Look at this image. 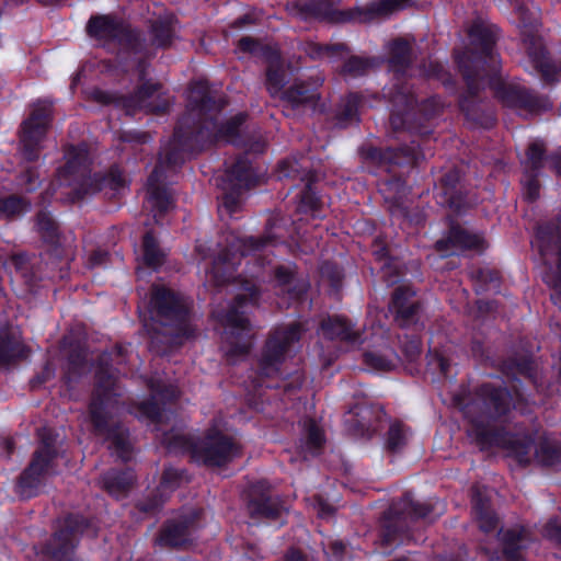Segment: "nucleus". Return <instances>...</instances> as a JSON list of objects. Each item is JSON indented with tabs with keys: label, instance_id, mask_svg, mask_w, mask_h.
Masks as SVG:
<instances>
[{
	"label": "nucleus",
	"instance_id": "nucleus-52",
	"mask_svg": "<svg viewBox=\"0 0 561 561\" xmlns=\"http://www.w3.org/2000/svg\"><path fill=\"white\" fill-rule=\"evenodd\" d=\"M94 389L114 392L115 377L112 373L111 357L102 354L96 359V368L94 373Z\"/></svg>",
	"mask_w": 561,
	"mask_h": 561
},
{
	"label": "nucleus",
	"instance_id": "nucleus-43",
	"mask_svg": "<svg viewBox=\"0 0 561 561\" xmlns=\"http://www.w3.org/2000/svg\"><path fill=\"white\" fill-rule=\"evenodd\" d=\"M471 502L479 528L485 534L494 531L497 527L499 518L491 507L490 500L480 492H474Z\"/></svg>",
	"mask_w": 561,
	"mask_h": 561
},
{
	"label": "nucleus",
	"instance_id": "nucleus-59",
	"mask_svg": "<svg viewBox=\"0 0 561 561\" xmlns=\"http://www.w3.org/2000/svg\"><path fill=\"white\" fill-rule=\"evenodd\" d=\"M31 207L27 198L12 194L0 198V214L12 218L26 213Z\"/></svg>",
	"mask_w": 561,
	"mask_h": 561
},
{
	"label": "nucleus",
	"instance_id": "nucleus-13",
	"mask_svg": "<svg viewBox=\"0 0 561 561\" xmlns=\"http://www.w3.org/2000/svg\"><path fill=\"white\" fill-rule=\"evenodd\" d=\"M466 91L458 98V106L466 121L474 128L491 129L497 122L496 112L491 101L481 96L488 84L486 77L461 75Z\"/></svg>",
	"mask_w": 561,
	"mask_h": 561
},
{
	"label": "nucleus",
	"instance_id": "nucleus-40",
	"mask_svg": "<svg viewBox=\"0 0 561 561\" xmlns=\"http://www.w3.org/2000/svg\"><path fill=\"white\" fill-rule=\"evenodd\" d=\"M124 51L133 55H141L146 51V38L141 30L123 22L114 42Z\"/></svg>",
	"mask_w": 561,
	"mask_h": 561
},
{
	"label": "nucleus",
	"instance_id": "nucleus-35",
	"mask_svg": "<svg viewBox=\"0 0 561 561\" xmlns=\"http://www.w3.org/2000/svg\"><path fill=\"white\" fill-rule=\"evenodd\" d=\"M110 442V448L124 462L131 459L133 448L129 443V432L121 423H107L106 428L94 431Z\"/></svg>",
	"mask_w": 561,
	"mask_h": 561
},
{
	"label": "nucleus",
	"instance_id": "nucleus-49",
	"mask_svg": "<svg viewBox=\"0 0 561 561\" xmlns=\"http://www.w3.org/2000/svg\"><path fill=\"white\" fill-rule=\"evenodd\" d=\"M36 228L43 241L50 245L60 243V231L58 224L49 211L39 210L36 215Z\"/></svg>",
	"mask_w": 561,
	"mask_h": 561
},
{
	"label": "nucleus",
	"instance_id": "nucleus-18",
	"mask_svg": "<svg viewBox=\"0 0 561 561\" xmlns=\"http://www.w3.org/2000/svg\"><path fill=\"white\" fill-rule=\"evenodd\" d=\"M357 151L363 162L385 169L388 172L394 171L397 167L413 168L417 165L420 160L425 158L420 144L415 140L396 148H380L365 142L358 147Z\"/></svg>",
	"mask_w": 561,
	"mask_h": 561
},
{
	"label": "nucleus",
	"instance_id": "nucleus-44",
	"mask_svg": "<svg viewBox=\"0 0 561 561\" xmlns=\"http://www.w3.org/2000/svg\"><path fill=\"white\" fill-rule=\"evenodd\" d=\"M316 175L309 172L306 175V184L299 193L297 209L300 214H311L313 217H320L319 211L322 208V201L314 188Z\"/></svg>",
	"mask_w": 561,
	"mask_h": 561
},
{
	"label": "nucleus",
	"instance_id": "nucleus-21",
	"mask_svg": "<svg viewBox=\"0 0 561 561\" xmlns=\"http://www.w3.org/2000/svg\"><path fill=\"white\" fill-rule=\"evenodd\" d=\"M438 203L456 214L470 207L469 192L461 181V173L454 168L444 173L435 186Z\"/></svg>",
	"mask_w": 561,
	"mask_h": 561
},
{
	"label": "nucleus",
	"instance_id": "nucleus-29",
	"mask_svg": "<svg viewBox=\"0 0 561 561\" xmlns=\"http://www.w3.org/2000/svg\"><path fill=\"white\" fill-rule=\"evenodd\" d=\"M323 77L316 75L306 80H295L291 85L282 93V100L298 108L301 105L312 103L319 99L318 89L322 85Z\"/></svg>",
	"mask_w": 561,
	"mask_h": 561
},
{
	"label": "nucleus",
	"instance_id": "nucleus-47",
	"mask_svg": "<svg viewBox=\"0 0 561 561\" xmlns=\"http://www.w3.org/2000/svg\"><path fill=\"white\" fill-rule=\"evenodd\" d=\"M534 456L540 466L561 470V444L541 440L535 448Z\"/></svg>",
	"mask_w": 561,
	"mask_h": 561
},
{
	"label": "nucleus",
	"instance_id": "nucleus-61",
	"mask_svg": "<svg viewBox=\"0 0 561 561\" xmlns=\"http://www.w3.org/2000/svg\"><path fill=\"white\" fill-rule=\"evenodd\" d=\"M87 354L81 348L71 350L67 358V378H80L87 368Z\"/></svg>",
	"mask_w": 561,
	"mask_h": 561
},
{
	"label": "nucleus",
	"instance_id": "nucleus-57",
	"mask_svg": "<svg viewBox=\"0 0 561 561\" xmlns=\"http://www.w3.org/2000/svg\"><path fill=\"white\" fill-rule=\"evenodd\" d=\"M473 277L479 287L477 288L478 294L486 290L499 291L501 287V274L496 270L480 267L474 272Z\"/></svg>",
	"mask_w": 561,
	"mask_h": 561
},
{
	"label": "nucleus",
	"instance_id": "nucleus-41",
	"mask_svg": "<svg viewBox=\"0 0 561 561\" xmlns=\"http://www.w3.org/2000/svg\"><path fill=\"white\" fill-rule=\"evenodd\" d=\"M502 553L507 561H522V550L526 548V530L520 528H510L501 530Z\"/></svg>",
	"mask_w": 561,
	"mask_h": 561
},
{
	"label": "nucleus",
	"instance_id": "nucleus-38",
	"mask_svg": "<svg viewBox=\"0 0 561 561\" xmlns=\"http://www.w3.org/2000/svg\"><path fill=\"white\" fill-rule=\"evenodd\" d=\"M413 62V49L411 44L402 38H396L389 47V68L398 75H404Z\"/></svg>",
	"mask_w": 561,
	"mask_h": 561
},
{
	"label": "nucleus",
	"instance_id": "nucleus-64",
	"mask_svg": "<svg viewBox=\"0 0 561 561\" xmlns=\"http://www.w3.org/2000/svg\"><path fill=\"white\" fill-rule=\"evenodd\" d=\"M539 172H526L524 171V179L522 184L524 187V197L527 202L534 203L539 198L540 195V182Z\"/></svg>",
	"mask_w": 561,
	"mask_h": 561
},
{
	"label": "nucleus",
	"instance_id": "nucleus-11",
	"mask_svg": "<svg viewBox=\"0 0 561 561\" xmlns=\"http://www.w3.org/2000/svg\"><path fill=\"white\" fill-rule=\"evenodd\" d=\"M390 103L392 106L390 114V124L393 129H405L409 131H417L420 134H427L425 127H414L412 121L415 115V110L428 121L436 117L442 112V103L438 96H430L417 103L416 96L412 91L404 87H396L390 95Z\"/></svg>",
	"mask_w": 561,
	"mask_h": 561
},
{
	"label": "nucleus",
	"instance_id": "nucleus-37",
	"mask_svg": "<svg viewBox=\"0 0 561 561\" xmlns=\"http://www.w3.org/2000/svg\"><path fill=\"white\" fill-rule=\"evenodd\" d=\"M113 394L114 392L112 391L93 389L88 410L94 431L105 430L107 423H111V414L107 411V407Z\"/></svg>",
	"mask_w": 561,
	"mask_h": 561
},
{
	"label": "nucleus",
	"instance_id": "nucleus-8",
	"mask_svg": "<svg viewBox=\"0 0 561 561\" xmlns=\"http://www.w3.org/2000/svg\"><path fill=\"white\" fill-rule=\"evenodd\" d=\"M486 79L497 102L519 116H538L553 108V102L548 95L520 83L507 82L499 77L497 72H493Z\"/></svg>",
	"mask_w": 561,
	"mask_h": 561
},
{
	"label": "nucleus",
	"instance_id": "nucleus-54",
	"mask_svg": "<svg viewBox=\"0 0 561 561\" xmlns=\"http://www.w3.org/2000/svg\"><path fill=\"white\" fill-rule=\"evenodd\" d=\"M373 67V58L352 55L344 61L340 72L344 77L359 78L366 76Z\"/></svg>",
	"mask_w": 561,
	"mask_h": 561
},
{
	"label": "nucleus",
	"instance_id": "nucleus-36",
	"mask_svg": "<svg viewBox=\"0 0 561 561\" xmlns=\"http://www.w3.org/2000/svg\"><path fill=\"white\" fill-rule=\"evenodd\" d=\"M320 329L323 336L331 341L339 340L355 343L360 337L359 333L354 331L352 322L339 314L323 319Z\"/></svg>",
	"mask_w": 561,
	"mask_h": 561
},
{
	"label": "nucleus",
	"instance_id": "nucleus-25",
	"mask_svg": "<svg viewBox=\"0 0 561 561\" xmlns=\"http://www.w3.org/2000/svg\"><path fill=\"white\" fill-rule=\"evenodd\" d=\"M382 410L366 402H357L348 410L345 420L347 431L360 438H371L377 432V422Z\"/></svg>",
	"mask_w": 561,
	"mask_h": 561
},
{
	"label": "nucleus",
	"instance_id": "nucleus-46",
	"mask_svg": "<svg viewBox=\"0 0 561 561\" xmlns=\"http://www.w3.org/2000/svg\"><path fill=\"white\" fill-rule=\"evenodd\" d=\"M151 45L158 49H168L172 46L175 38V27L173 19L160 18L150 25Z\"/></svg>",
	"mask_w": 561,
	"mask_h": 561
},
{
	"label": "nucleus",
	"instance_id": "nucleus-30",
	"mask_svg": "<svg viewBox=\"0 0 561 561\" xmlns=\"http://www.w3.org/2000/svg\"><path fill=\"white\" fill-rule=\"evenodd\" d=\"M65 164L59 168L61 178L80 176L84 178L90 172V153L85 142L67 145L64 150Z\"/></svg>",
	"mask_w": 561,
	"mask_h": 561
},
{
	"label": "nucleus",
	"instance_id": "nucleus-45",
	"mask_svg": "<svg viewBox=\"0 0 561 561\" xmlns=\"http://www.w3.org/2000/svg\"><path fill=\"white\" fill-rule=\"evenodd\" d=\"M28 355L25 345L9 330L0 332V365H9Z\"/></svg>",
	"mask_w": 561,
	"mask_h": 561
},
{
	"label": "nucleus",
	"instance_id": "nucleus-39",
	"mask_svg": "<svg viewBox=\"0 0 561 561\" xmlns=\"http://www.w3.org/2000/svg\"><path fill=\"white\" fill-rule=\"evenodd\" d=\"M104 490L115 499L125 497L133 488L135 476L133 470H111L102 479Z\"/></svg>",
	"mask_w": 561,
	"mask_h": 561
},
{
	"label": "nucleus",
	"instance_id": "nucleus-17",
	"mask_svg": "<svg viewBox=\"0 0 561 561\" xmlns=\"http://www.w3.org/2000/svg\"><path fill=\"white\" fill-rule=\"evenodd\" d=\"M53 103L38 101L35 103L20 131V146L23 160L36 162L43 149V141L53 122Z\"/></svg>",
	"mask_w": 561,
	"mask_h": 561
},
{
	"label": "nucleus",
	"instance_id": "nucleus-16",
	"mask_svg": "<svg viewBox=\"0 0 561 561\" xmlns=\"http://www.w3.org/2000/svg\"><path fill=\"white\" fill-rule=\"evenodd\" d=\"M302 332L301 323L293 322L268 334L257 360V373L261 377H272L279 373L287 352L299 342Z\"/></svg>",
	"mask_w": 561,
	"mask_h": 561
},
{
	"label": "nucleus",
	"instance_id": "nucleus-15",
	"mask_svg": "<svg viewBox=\"0 0 561 561\" xmlns=\"http://www.w3.org/2000/svg\"><path fill=\"white\" fill-rule=\"evenodd\" d=\"M221 206L232 216L241 207V196L244 191L255 187L260 182V172L254 167L249 152L239 154L236 161L226 170Z\"/></svg>",
	"mask_w": 561,
	"mask_h": 561
},
{
	"label": "nucleus",
	"instance_id": "nucleus-7",
	"mask_svg": "<svg viewBox=\"0 0 561 561\" xmlns=\"http://www.w3.org/2000/svg\"><path fill=\"white\" fill-rule=\"evenodd\" d=\"M432 512L433 506L431 503L415 501L412 492H404L382 514L380 528L381 545L391 547L404 543L411 537L409 522L425 518Z\"/></svg>",
	"mask_w": 561,
	"mask_h": 561
},
{
	"label": "nucleus",
	"instance_id": "nucleus-58",
	"mask_svg": "<svg viewBox=\"0 0 561 561\" xmlns=\"http://www.w3.org/2000/svg\"><path fill=\"white\" fill-rule=\"evenodd\" d=\"M397 355L394 352H390V355L378 352H366L363 355V362L366 366L374 370L379 371H391L396 368Z\"/></svg>",
	"mask_w": 561,
	"mask_h": 561
},
{
	"label": "nucleus",
	"instance_id": "nucleus-53",
	"mask_svg": "<svg viewBox=\"0 0 561 561\" xmlns=\"http://www.w3.org/2000/svg\"><path fill=\"white\" fill-rule=\"evenodd\" d=\"M545 161H549V156L546 153L545 144L542 141L530 142L526 150L524 171L540 173L545 167Z\"/></svg>",
	"mask_w": 561,
	"mask_h": 561
},
{
	"label": "nucleus",
	"instance_id": "nucleus-6",
	"mask_svg": "<svg viewBox=\"0 0 561 561\" xmlns=\"http://www.w3.org/2000/svg\"><path fill=\"white\" fill-rule=\"evenodd\" d=\"M468 35L470 47L455 56L460 75L488 77L499 72L497 54L494 51L496 36L494 31L483 23H473Z\"/></svg>",
	"mask_w": 561,
	"mask_h": 561
},
{
	"label": "nucleus",
	"instance_id": "nucleus-1",
	"mask_svg": "<svg viewBox=\"0 0 561 561\" xmlns=\"http://www.w3.org/2000/svg\"><path fill=\"white\" fill-rule=\"evenodd\" d=\"M279 241L272 234L254 237H233L232 241L219 253V260L234 266L245 260L244 274L250 279L242 283L243 293L234 296L226 310L217 312L216 319L224 328L227 343L226 357L234 360L245 357L252 347V324L250 313L259 307L261 288L257 282L264 279V271L271 260L261 254L268 245Z\"/></svg>",
	"mask_w": 561,
	"mask_h": 561
},
{
	"label": "nucleus",
	"instance_id": "nucleus-9",
	"mask_svg": "<svg viewBox=\"0 0 561 561\" xmlns=\"http://www.w3.org/2000/svg\"><path fill=\"white\" fill-rule=\"evenodd\" d=\"M514 13L518 26L525 28L523 42L530 65L545 83L557 82L561 75V60L553 58L546 48L542 38L533 33L538 26L537 14L525 4L516 5Z\"/></svg>",
	"mask_w": 561,
	"mask_h": 561
},
{
	"label": "nucleus",
	"instance_id": "nucleus-12",
	"mask_svg": "<svg viewBox=\"0 0 561 561\" xmlns=\"http://www.w3.org/2000/svg\"><path fill=\"white\" fill-rule=\"evenodd\" d=\"M91 527L92 523L88 517L68 514L42 546L39 553L48 561H73L81 536Z\"/></svg>",
	"mask_w": 561,
	"mask_h": 561
},
{
	"label": "nucleus",
	"instance_id": "nucleus-19",
	"mask_svg": "<svg viewBox=\"0 0 561 561\" xmlns=\"http://www.w3.org/2000/svg\"><path fill=\"white\" fill-rule=\"evenodd\" d=\"M240 51L262 58L266 64L265 85L271 95L283 93L286 85L284 62L278 48L263 44L252 36H242L237 44Z\"/></svg>",
	"mask_w": 561,
	"mask_h": 561
},
{
	"label": "nucleus",
	"instance_id": "nucleus-4",
	"mask_svg": "<svg viewBox=\"0 0 561 561\" xmlns=\"http://www.w3.org/2000/svg\"><path fill=\"white\" fill-rule=\"evenodd\" d=\"M148 310L152 321L171 329L173 337H196L197 330L192 323V304L182 294L163 285H153Z\"/></svg>",
	"mask_w": 561,
	"mask_h": 561
},
{
	"label": "nucleus",
	"instance_id": "nucleus-27",
	"mask_svg": "<svg viewBox=\"0 0 561 561\" xmlns=\"http://www.w3.org/2000/svg\"><path fill=\"white\" fill-rule=\"evenodd\" d=\"M180 125H181V117L179 118V121L175 125L172 144L165 149L164 153L160 154V157L157 161V164L154 165V167L161 168V176L162 178H167L165 173H164L165 169L173 170L176 168H181L185 161L186 153L201 152L205 149V148H188L185 145V141L190 137V131L194 130L193 129L194 127L190 126V128H185L183 130V135L178 137L176 131H178Z\"/></svg>",
	"mask_w": 561,
	"mask_h": 561
},
{
	"label": "nucleus",
	"instance_id": "nucleus-23",
	"mask_svg": "<svg viewBox=\"0 0 561 561\" xmlns=\"http://www.w3.org/2000/svg\"><path fill=\"white\" fill-rule=\"evenodd\" d=\"M247 508L252 518L276 520L280 517L283 505L278 496L272 494L270 483L260 480L249 488Z\"/></svg>",
	"mask_w": 561,
	"mask_h": 561
},
{
	"label": "nucleus",
	"instance_id": "nucleus-31",
	"mask_svg": "<svg viewBox=\"0 0 561 561\" xmlns=\"http://www.w3.org/2000/svg\"><path fill=\"white\" fill-rule=\"evenodd\" d=\"M165 178L161 176V168L154 167L147 180L148 202L151 205L153 217L158 221V217H163L171 207L172 199L169 191L163 186Z\"/></svg>",
	"mask_w": 561,
	"mask_h": 561
},
{
	"label": "nucleus",
	"instance_id": "nucleus-24",
	"mask_svg": "<svg viewBox=\"0 0 561 561\" xmlns=\"http://www.w3.org/2000/svg\"><path fill=\"white\" fill-rule=\"evenodd\" d=\"M389 310L399 327L410 328L421 319L422 302L415 290L410 286L400 285L392 291Z\"/></svg>",
	"mask_w": 561,
	"mask_h": 561
},
{
	"label": "nucleus",
	"instance_id": "nucleus-62",
	"mask_svg": "<svg viewBox=\"0 0 561 561\" xmlns=\"http://www.w3.org/2000/svg\"><path fill=\"white\" fill-rule=\"evenodd\" d=\"M325 443L324 433L314 420H309L306 425V446L313 453H319Z\"/></svg>",
	"mask_w": 561,
	"mask_h": 561
},
{
	"label": "nucleus",
	"instance_id": "nucleus-28",
	"mask_svg": "<svg viewBox=\"0 0 561 561\" xmlns=\"http://www.w3.org/2000/svg\"><path fill=\"white\" fill-rule=\"evenodd\" d=\"M53 466L42 460L41 453L33 454L30 463L18 479L16 488L21 496L27 499L36 496L44 476Z\"/></svg>",
	"mask_w": 561,
	"mask_h": 561
},
{
	"label": "nucleus",
	"instance_id": "nucleus-32",
	"mask_svg": "<svg viewBox=\"0 0 561 561\" xmlns=\"http://www.w3.org/2000/svg\"><path fill=\"white\" fill-rule=\"evenodd\" d=\"M276 286L286 291L290 299L300 300L307 293V284L298 277L296 263L279 264L273 270Z\"/></svg>",
	"mask_w": 561,
	"mask_h": 561
},
{
	"label": "nucleus",
	"instance_id": "nucleus-63",
	"mask_svg": "<svg viewBox=\"0 0 561 561\" xmlns=\"http://www.w3.org/2000/svg\"><path fill=\"white\" fill-rule=\"evenodd\" d=\"M401 351L408 362L417 360L422 354V339L417 334H405L401 340Z\"/></svg>",
	"mask_w": 561,
	"mask_h": 561
},
{
	"label": "nucleus",
	"instance_id": "nucleus-14",
	"mask_svg": "<svg viewBox=\"0 0 561 561\" xmlns=\"http://www.w3.org/2000/svg\"><path fill=\"white\" fill-rule=\"evenodd\" d=\"M534 244L543 261L558 255L554 273H548L543 280L552 288L551 301L561 309V211L548 220L539 221L535 227Z\"/></svg>",
	"mask_w": 561,
	"mask_h": 561
},
{
	"label": "nucleus",
	"instance_id": "nucleus-5",
	"mask_svg": "<svg viewBox=\"0 0 561 561\" xmlns=\"http://www.w3.org/2000/svg\"><path fill=\"white\" fill-rule=\"evenodd\" d=\"M455 401L466 414L471 412L474 403L480 407L481 414L470 419L469 428L473 419H480L485 424L493 426H495L494 423L506 422L512 409L520 410L524 413L523 404H528V400L524 399L520 393L517 392L516 400H514V396L507 387L492 382H484L476 388L473 402H466L461 397H456Z\"/></svg>",
	"mask_w": 561,
	"mask_h": 561
},
{
	"label": "nucleus",
	"instance_id": "nucleus-3",
	"mask_svg": "<svg viewBox=\"0 0 561 561\" xmlns=\"http://www.w3.org/2000/svg\"><path fill=\"white\" fill-rule=\"evenodd\" d=\"M170 448L190 455L191 460L208 468H221L242 456V447L233 437L217 428H209L203 437L174 435Z\"/></svg>",
	"mask_w": 561,
	"mask_h": 561
},
{
	"label": "nucleus",
	"instance_id": "nucleus-20",
	"mask_svg": "<svg viewBox=\"0 0 561 561\" xmlns=\"http://www.w3.org/2000/svg\"><path fill=\"white\" fill-rule=\"evenodd\" d=\"M434 248L443 256L465 251L482 253L486 249V241L482 233L471 232L458 222L451 221L447 232L435 242Z\"/></svg>",
	"mask_w": 561,
	"mask_h": 561
},
{
	"label": "nucleus",
	"instance_id": "nucleus-22",
	"mask_svg": "<svg viewBox=\"0 0 561 561\" xmlns=\"http://www.w3.org/2000/svg\"><path fill=\"white\" fill-rule=\"evenodd\" d=\"M293 7L298 16L305 22L340 24L350 22L355 18L352 10L336 9L333 0H299Z\"/></svg>",
	"mask_w": 561,
	"mask_h": 561
},
{
	"label": "nucleus",
	"instance_id": "nucleus-26",
	"mask_svg": "<svg viewBox=\"0 0 561 561\" xmlns=\"http://www.w3.org/2000/svg\"><path fill=\"white\" fill-rule=\"evenodd\" d=\"M197 522L195 513L180 516L178 519H168L163 523L157 543L168 548H183L192 542V529Z\"/></svg>",
	"mask_w": 561,
	"mask_h": 561
},
{
	"label": "nucleus",
	"instance_id": "nucleus-51",
	"mask_svg": "<svg viewBox=\"0 0 561 561\" xmlns=\"http://www.w3.org/2000/svg\"><path fill=\"white\" fill-rule=\"evenodd\" d=\"M160 88L161 85L159 83H151L149 81L141 83L131 94L125 95V99L122 102L123 107L126 110H137L145 107L146 102L151 99Z\"/></svg>",
	"mask_w": 561,
	"mask_h": 561
},
{
	"label": "nucleus",
	"instance_id": "nucleus-34",
	"mask_svg": "<svg viewBox=\"0 0 561 561\" xmlns=\"http://www.w3.org/2000/svg\"><path fill=\"white\" fill-rule=\"evenodd\" d=\"M123 22L113 14H93L87 23L85 32L93 39L113 43Z\"/></svg>",
	"mask_w": 561,
	"mask_h": 561
},
{
	"label": "nucleus",
	"instance_id": "nucleus-48",
	"mask_svg": "<svg viewBox=\"0 0 561 561\" xmlns=\"http://www.w3.org/2000/svg\"><path fill=\"white\" fill-rule=\"evenodd\" d=\"M411 431L402 421L392 422L386 433L385 447L391 454L401 451L408 444Z\"/></svg>",
	"mask_w": 561,
	"mask_h": 561
},
{
	"label": "nucleus",
	"instance_id": "nucleus-2",
	"mask_svg": "<svg viewBox=\"0 0 561 561\" xmlns=\"http://www.w3.org/2000/svg\"><path fill=\"white\" fill-rule=\"evenodd\" d=\"M225 106V100L217 99L211 94L207 81H195L191 87L186 110L181 116V125L176 131L178 137L183 135L185 128L195 125L185 141L188 148H208L220 139L236 144L248 115L240 112L226 122L218 123L217 116Z\"/></svg>",
	"mask_w": 561,
	"mask_h": 561
},
{
	"label": "nucleus",
	"instance_id": "nucleus-50",
	"mask_svg": "<svg viewBox=\"0 0 561 561\" xmlns=\"http://www.w3.org/2000/svg\"><path fill=\"white\" fill-rule=\"evenodd\" d=\"M344 43L320 44L316 42H305L301 44V51L311 60H321L324 57H333L343 51H348Z\"/></svg>",
	"mask_w": 561,
	"mask_h": 561
},
{
	"label": "nucleus",
	"instance_id": "nucleus-42",
	"mask_svg": "<svg viewBox=\"0 0 561 561\" xmlns=\"http://www.w3.org/2000/svg\"><path fill=\"white\" fill-rule=\"evenodd\" d=\"M363 95L358 92H350L341 100L335 113L336 125L346 128L353 123H359V107Z\"/></svg>",
	"mask_w": 561,
	"mask_h": 561
},
{
	"label": "nucleus",
	"instance_id": "nucleus-10",
	"mask_svg": "<svg viewBox=\"0 0 561 561\" xmlns=\"http://www.w3.org/2000/svg\"><path fill=\"white\" fill-rule=\"evenodd\" d=\"M467 434L481 450L500 447L506 449L523 467L531 462L530 455L535 448V440L530 435L519 436L508 432L504 426L485 424L480 419L471 421Z\"/></svg>",
	"mask_w": 561,
	"mask_h": 561
},
{
	"label": "nucleus",
	"instance_id": "nucleus-56",
	"mask_svg": "<svg viewBox=\"0 0 561 561\" xmlns=\"http://www.w3.org/2000/svg\"><path fill=\"white\" fill-rule=\"evenodd\" d=\"M144 261L149 267H158L163 263V254L160 251L158 240L152 231L145 232L142 237Z\"/></svg>",
	"mask_w": 561,
	"mask_h": 561
},
{
	"label": "nucleus",
	"instance_id": "nucleus-60",
	"mask_svg": "<svg viewBox=\"0 0 561 561\" xmlns=\"http://www.w3.org/2000/svg\"><path fill=\"white\" fill-rule=\"evenodd\" d=\"M505 366L510 370L529 379L533 383L536 382L537 371H536L535 363L530 357H528V356L510 357L505 362Z\"/></svg>",
	"mask_w": 561,
	"mask_h": 561
},
{
	"label": "nucleus",
	"instance_id": "nucleus-55",
	"mask_svg": "<svg viewBox=\"0 0 561 561\" xmlns=\"http://www.w3.org/2000/svg\"><path fill=\"white\" fill-rule=\"evenodd\" d=\"M187 482H190V477L185 469L168 467L164 468V470L162 471L158 489L161 492H173L176 489H179L183 483Z\"/></svg>",
	"mask_w": 561,
	"mask_h": 561
},
{
	"label": "nucleus",
	"instance_id": "nucleus-33",
	"mask_svg": "<svg viewBox=\"0 0 561 561\" xmlns=\"http://www.w3.org/2000/svg\"><path fill=\"white\" fill-rule=\"evenodd\" d=\"M89 181L90 188L93 192L110 191L113 195H116L128 187L125 172L116 163L112 164L104 172H95Z\"/></svg>",
	"mask_w": 561,
	"mask_h": 561
}]
</instances>
